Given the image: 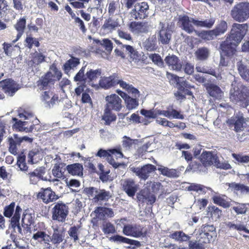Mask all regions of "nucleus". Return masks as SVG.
<instances>
[{"instance_id":"47","label":"nucleus","mask_w":249,"mask_h":249,"mask_svg":"<svg viewBox=\"0 0 249 249\" xmlns=\"http://www.w3.org/2000/svg\"><path fill=\"white\" fill-rule=\"evenodd\" d=\"M32 238L39 242L43 241L45 243H48L50 242V236L44 231H37L36 233L33 234Z\"/></svg>"},{"instance_id":"3","label":"nucleus","mask_w":249,"mask_h":249,"mask_svg":"<svg viewBox=\"0 0 249 249\" xmlns=\"http://www.w3.org/2000/svg\"><path fill=\"white\" fill-rule=\"evenodd\" d=\"M18 116L21 120H18L16 118H13L12 120L15 122L14 126L20 131L31 132L35 125L39 123V121L34 116L33 113L28 111L24 110L23 112L19 113Z\"/></svg>"},{"instance_id":"43","label":"nucleus","mask_w":249,"mask_h":249,"mask_svg":"<svg viewBox=\"0 0 249 249\" xmlns=\"http://www.w3.org/2000/svg\"><path fill=\"white\" fill-rule=\"evenodd\" d=\"M158 170L162 175L169 178H176L178 176L177 170L174 169H169L167 167L160 166L158 167Z\"/></svg>"},{"instance_id":"32","label":"nucleus","mask_w":249,"mask_h":249,"mask_svg":"<svg viewBox=\"0 0 249 249\" xmlns=\"http://www.w3.org/2000/svg\"><path fill=\"white\" fill-rule=\"evenodd\" d=\"M102 71L101 69L92 70L88 69L86 72L87 84L93 87V82L101 76Z\"/></svg>"},{"instance_id":"2","label":"nucleus","mask_w":249,"mask_h":249,"mask_svg":"<svg viewBox=\"0 0 249 249\" xmlns=\"http://www.w3.org/2000/svg\"><path fill=\"white\" fill-rule=\"evenodd\" d=\"M230 90L231 101L243 107L249 104V89L241 83L234 80Z\"/></svg>"},{"instance_id":"36","label":"nucleus","mask_w":249,"mask_h":249,"mask_svg":"<svg viewBox=\"0 0 249 249\" xmlns=\"http://www.w3.org/2000/svg\"><path fill=\"white\" fill-rule=\"evenodd\" d=\"M156 45V37L153 36L142 41V48L147 51H153L157 48Z\"/></svg>"},{"instance_id":"7","label":"nucleus","mask_w":249,"mask_h":249,"mask_svg":"<svg viewBox=\"0 0 249 249\" xmlns=\"http://www.w3.org/2000/svg\"><path fill=\"white\" fill-rule=\"evenodd\" d=\"M69 208L62 202L56 203L52 209V218L53 220L60 222L65 221L69 213Z\"/></svg>"},{"instance_id":"4","label":"nucleus","mask_w":249,"mask_h":249,"mask_svg":"<svg viewBox=\"0 0 249 249\" xmlns=\"http://www.w3.org/2000/svg\"><path fill=\"white\" fill-rule=\"evenodd\" d=\"M161 184L158 182H147L146 187L142 190L137 196L139 201L146 202L147 204L152 205L156 201V197L154 194L150 192V190L154 193H157L160 189Z\"/></svg>"},{"instance_id":"38","label":"nucleus","mask_w":249,"mask_h":249,"mask_svg":"<svg viewBox=\"0 0 249 249\" xmlns=\"http://www.w3.org/2000/svg\"><path fill=\"white\" fill-rule=\"evenodd\" d=\"M81 228L79 225L71 226L68 231V233L73 242H77L79 240L81 234Z\"/></svg>"},{"instance_id":"15","label":"nucleus","mask_w":249,"mask_h":249,"mask_svg":"<svg viewBox=\"0 0 249 249\" xmlns=\"http://www.w3.org/2000/svg\"><path fill=\"white\" fill-rule=\"evenodd\" d=\"M87 190L88 193L94 196L93 199L95 202L107 201L111 197L110 192L104 189L90 187Z\"/></svg>"},{"instance_id":"41","label":"nucleus","mask_w":249,"mask_h":249,"mask_svg":"<svg viewBox=\"0 0 249 249\" xmlns=\"http://www.w3.org/2000/svg\"><path fill=\"white\" fill-rule=\"evenodd\" d=\"M196 58L198 60L204 61L209 57L210 50L206 47H200L195 53Z\"/></svg>"},{"instance_id":"61","label":"nucleus","mask_w":249,"mask_h":249,"mask_svg":"<svg viewBox=\"0 0 249 249\" xmlns=\"http://www.w3.org/2000/svg\"><path fill=\"white\" fill-rule=\"evenodd\" d=\"M15 206V202H12L9 205L6 206L4 208L3 213L4 216L7 217H10L13 213Z\"/></svg>"},{"instance_id":"31","label":"nucleus","mask_w":249,"mask_h":249,"mask_svg":"<svg viewBox=\"0 0 249 249\" xmlns=\"http://www.w3.org/2000/svg\"><path fill=\"white\" fill-rule=\"evenodd\" d=\"M227 185L231 191L237 193L239 192L241 194L247 195L249 193V187L243 184L236 182L227 183Z\"/></svg>"},{"instance_id":"14","label":"nucleus","mask_w":249,"mask_h":249,"mask_svg":"<svg viewBox=\"0 0 249 249\" xmlns=\"http://www.w3.org/2000/svg\"><path fill=\"white\" fill-rule=\"evenodd\" d=\"M164 62L170 70L176 71H180L182 70L183 62L176 55L169 54L164 58Z\"/></svg>"},{"instance_id":"29","label":"nucleus","mask_w":249,"mask_h":249,"mask_svg":"<svg viewBox=\"0 0 249 249\" xmlns=\"http://www.w3.org/2000/svg\"><path fill=\"white\" fill-rule=\"evenodd\" d=\"M115 41L117 44L122 45L123 51L128 54L132 61L137 62L140 60V56L139 53L132 46L129 45H123L122 43L118 40H115Z\"/></svg>"},{"instance_id":"54","label":"nucleus","mask_w":249,"mask_h":249,"mask_svg":"<svg viewBox=\"0 0 249 249\" xmlns=\"http://www.w3.org/2000/svg\"><path fill=\"white\" fill-rule=\"evenodd\" d=\"M221 51L222 53H221L219 65L222 66H227L228 63V57L233 56V58H235L237 55L236 51L233 54L231 55H228L226 53V52L223 51L222 50Z\"/></svg>"},{"instance_id":"27","label":"nucleus","mask_w":249,"mask_h":249,"mask_svg":"<svg viewBox=\"0 0 249 249\" xmlns=\"http://www.w3.org/2000/svg\"><path fill=\"white\" fill-rule=\"evenodd\" d=\"M168 79L174 80L175 83L177 85L178 88L180 91H184L185 88H191L189 83L184 79L183 77H180L178 76L170 73L168 72L166 73Z\"/></svg>"},{"instance_id":"40","label":"nucleus","mask_w":249,"mask_h":249,"mask_svg":"<svg viewBox=\"0 0 249 249\" xmlns=\"http://www.w3.org/2000/svg\"><path fill=\"white\" fill-rule=\"evenodd\" d=\"M26 25V19L23 18L20 19L18 22L15 24V27L17 31L18 32V34L17 35V37L15 39L13 40V43L16 42L22 35Z\"/></svg>"},{"instance_id":"5","label":"nucleus","mask_w":249,"mask_h":249,"mask_svg":"<svg viewBox=\"0 0 249 249\" xmlns=\"http://www.w3.org/2000/svg\"><path fill=\"white\" fill-rule=\"evenodd\" d=\"M234 20L239 22L246 21L249 18V3L240 2L232 8L231 13Z\"/></svg>"},{"instance_id":"28","label":"nucleus","mask_w":249,"mask_h":249,"mask_svg":"<svg viewBox=\"0 0 249 249\" xmlns=\"http://www.w3.org/2000/svg\"><path fill=\"white\" fill-rule=\"evenodd\" d=\"M44 174V168L42 167L37 168L33 172L29 173L28 175L29 176L30 183L36 184L40 179L45 180L43 178Z\"/></svg>"},{"instance_id":"55","label":"nucleus","mask_w":249,"mask_h":249,"mask_svg":"<svg viewBox=\"0 0 249 249\" xmlns=\"http://www.w3.org/2000/svg\"><path fill=\"white\" fill-rule=\"evenodd\" d=\"M97 43L103 46L107 52L110 53L112 51L113 45L109 39L107 38L103 39L101 40H98Z\"/></svg>"},{"instance_id":"1","label":"nucleus","mask_w":249,"mask_h":249,"mask_svg":"<svg viewBox=\"0 0 249 249\" xmlns=\"http://www.w3.org/2000/svg\"><path fill=\"white\" fill-rule=\"evenodd\" d=\"M247 24L234 23L229 36L220 45V48L228 55L233 54L248 30Z\"/></svg>"},{"instance_id":"19","label":"nucleus","mask_w":249,"mask_h":249,"mask_svg":"<svg viewBox=\"0 0 249 249\" xmlns=\"http://www.w3.org/2000/svg\"><path fill=\"white\" fill-rule=\"evenodd\" d=\"M0 86L8 95L12 96L19 89L18 85L14 80L7 79L0 82Z\"/></svg>"},{"instance_id":"20","label":"nucleus","mask_w":249,"mask_h":249,"mask_svg":"<svg viewBox=\"0 0 249 249\" xmlns=\"http://www.w3.org/2000/svg\"><path fill=\"white\" fill-rule=\"evenodd\" d=\"M121 185L123 190L130 197H133L135 196L139 187V185L131 178L122 180Z\"/></svg>"},{"instance_id":"56","label":"nucleus","mask_w":249,"mask_h":249,"mask_svg":"<svg viewBox=\"0 0 249 249\" xmlns=\"http://www.w3.org/2000/svg\"><path fill=\"white\" fill-rule=\"evenodd\" d=\"M15 139H13L12 138L9 139V150L10 152L14 155H16L17 154L18 149L17 147V145L18 144V143L17 142V135H15Z\"/></svg>"},{"instance_id":"6","label":"nucleus","mask_w":249,"mask_h":249,"mask_svg":"<svg viewBox=\"0 0 249 249\" xmlns=\"http://www.w3.org/2000/svg\"><path fill=\"white\" fill-rule=\"evenodd\" d=\"M122 232L126 236L136 238H143L146 236V233L143 231V228L136 224H124Z\"/></svg>"},{"instance_id":"64","label":"nucleus","mask_w":249,"mask_h":249,"mask_svg":"<svg viewBox=\"0 0 249 249\" xmlns=\"http://www.w3.org/2000/svg\"><path fill=\"white\" fill-rule=\"evenodd\" d=\"M53 175L57 178H61L63 177V172L59 165L55 164L52 169Z\"/></svg>"},{"instance_id":"8","label":"nucleus","mask_w":249,"mask_h":249,"mask_svg":"<svg viewBox=\"0 0 249 249\" xmlns=\"http://www.w3.org/2000/svg\"><path fill=\"white\" fill-rule=\"evenodd\" d=\"M106 101L107 104L105 109L111 111H119L124 107L122 105V99L115 94L107 96Z\"/></svg>"},{"instance_id":"37","label":"nucleus","mask_w":249,"mask_h":249,"mask_svg":"<svg viewBox=\"0 0 249 249\" xmlns=\"http://www.w3.org/2000/svg\"><path fill=\"white\" fill-rule=\"evenodd\" d=\"M69 173L72 175L81 176L83 175V165L79 163H75L67 166Z\"/></svg>"},{"instance_id":"49","label":"nucleus","mask_w":249,"mask_h":249,"mask_svg":"<svg viewBox=\"0 0 249 249\" xmlns=\"http://www.w3.org/2000/svg\"><path fill=\"white\" fill-rule=\"evenodd\" d=\"M86 66L82 67L73 78L75 82H79L83 84H87L86 73H85Z\"/></svg>"},{"instance_id":"30","label":"nucleus","mask_w":249,"mask_h":249,"mask_svg":"<svg viewBox=\"0 0 249 249\" xmlns=\"http://www.w3.org/2000/svg\"><path fill=\"white\" fill-rule=\"evenodd\" d=\"M205 88L209 95L215 99H220L223 95L220 88L216 85L209 83L205 85Z\"/></svg>"},{"instance_id":"57","label":"nucleus","mask_w":249,"mask_h":249,"mask_svg":"<svg viewBox=\"0 0 249 249\" xmlns=\"http://www.w3.org/2000/svg\"><path fill=\"white\" fill-rule=\"evenodd\" d=\"M34 221V218H33L32 214L28 213H24L22 217V226L24 227L26 226L27 227L30 226Z\"/></svg>"},{"instance_id":"16","label":"nucleus","mask_w":249,"mask_h":249,"mask_svg":"<svg viewBox=\"0 0 249 249\" xmlns=\"http://www.w3.org/2000/svg\"><path fill=\"white\" fill-rule=\"evenodd\" d=\"M41 100L43 103L44 107L51 108L58 103V96L48 90L43 91L41 95Z\"/></svg>"},{"instance_id":"33","label":"nucleus","mask_w":249,"mask_h":249,"mask_svg":"<svg viewBox=\"0 0 249 249\" xmlns=\"http://www.w3.org/2000/svg\"><path fill=\"white\" fill-rule=\"evenodd\" d=\"M53 232L51 237H50V241L55 246H57L61 243L64 239V233L61 230L58 228H53Z\"/></svg>"},{"instance_id":"53","label":"nucleus","mask_w":249,"mask_h":249,"mask_svg":"<svg viewBox=\"0 0 249 249\" xmlns=\"http://www.w3.org/2000/svg\"><path fill=\"white\" fill-rule=\"evenodd\" d=\"M102 231L105 234H113L116 231L115 226L109 222H105L103 224Z\"/></svg>"},{"instance_id":"12","label":"nucleus","mask_w":249,"mask_h":249,"mask_svg":"<svg viewBox=\"0 0 249 249\" xmlns=\"http://www.w3.org/2000/svg\"><path fill=\"white\" fill-rule=\"evenodd\" d=\"M199 234L203 243H209L216 234L215 228L213 225H203L199 230Z\"/></svg>"},{"instance_id":"60","label":"nucleus","mask_w":249,"mask_h":249,"mask_svg":"<svg viewBox=\"0 0 249 249\" xmlns=\"http://www.w3.org/2000/svg\"><path fill=\"white\" fill-rule=\"evenodd\" d=\"M202 242V239L198 241H189V248L190 249H203L204 246Z\"/></svg>"},{"instance_id":"13","label":"nucleus","mask_w":249,"mask_h":249,"mask_svg":"<svg viewBox=\"0 0 249 249\" xmlns=\"http://www.w3.org/2000/svg\"><path fill=\"white\" fill-rule=\"evenodd\" d=\"M195 19L186 15H180L178 18L179 27L188 34H191L195 31L193 25H195Z\"/></svg>"},{"instance_id":"39","label":"nucleus","mask_w":249,"mask_h":249,"mask_svg":"<svg viewBox=\"0 0 249 249\" xmlns=\"http://www.w3.org/2000/svg\"><path fill=\"white\" fill-rule=\"evenodd\" d=\"M169 237L176 241L179 242H183L189 241L191 237L185 234L182 231H176L170 234Z\"/></svg>"},{"instance_id":"24","label":"nucleus","mask_w":249,"mask_h":249,"mask_svg":"<svg viewBox=\"0 0 249 249\" xmlns=\"http://www.w3.org/2000/svg\"><path fill=\"white\" fill-rule=\"evenodd\" d=\"M227 29V23L225 21H221L216 27L212 30L206 32L208 39H213L214 37L224 34Z\"/></svg>"},{"instance_id":"21","label":"nucleus","mask_w":249,"mask_h":249,"mask_svg":"<svg viewBox=\"0 0 249 249\" xmlns=\"http://www.w3.org/2000/svg\"><path fill=\"white\" fill-rule=\"evenodd\" d=\"M54 76L51 71L47 72L37 82V87L40 90L46 89L51 85H53Z\"/></svg>"},{"instance_id":"23","label":"nucleus","mask_w":249,"mask_h":249,"mask_svg":"<svg viewBox=\"0 0 249 249\" xmlns=\"http://www.w3.org/2000/svg\"><path fill=\"white\" fill-rule=\"evenodd\" d=\"M37 197L41 199L45 203L53 202L58 198V196L51 190V188H41V191L38 193Z\"/></svg>"},{"instance_id":"10","label":"nucleus","mask_w":249,"mask_h":249,"mask_svg":"<svg viewBox=\"0 0 249 249\" xmlns=\"http://www.w3.org/2000/svg\"><path fill=\"white\" fill-rule=\"evenodd\" d=\"M149 6L147 2H138L131 13V17L135 19H143L148 17Z\"/></svg>"},{"instance_id":"9","label":"nucleus","mask_w":249,"mask_h":249,"mask_svg":"<svg viewBox=\"0 0 249 249\" xmlns=\"http://www.w3.org/2000/svg\"><path fill=\"white\" fill-rule=\"evenodd\" d=\"M217 156L210 151H203L200 155V160L202 163L197 165L198 169L205 172V168L207 166L213 165Z\"/></svg>"},{"instance_id":"11","label":"nucleus","mask_w":249,"mask_h":249,"mask_svg":"<svg viewBox=\"0 0 249 249\" xmlns=\"http://www.w3.org/2000/svg\"><path fill=\"white\" fill-rule=\"evenodd\" d=\"M160 29L159 32L158 40L163 45L168 44L171 40L173 31L168 24L160 22Z\"/></svg>"},{"instance_id":"59","label":"nucleus","mask_w":249,"mask_h":249,"mask_svg":"<svg viewBox=\"0 0 249 249\" xmlns=\"http://www.w3.org/2000/svg\"><path fill=\"white\" fill-rule=\"evenodd\" d=\"M233 158L238 162L241 163H247L249 162V156L242 154H232Z\"/></svg>"},{"instance_id":"34","label":"nucleus","mask_w":249,"mask_h":249,"mask_svg":"<svg viewBox=\"0 0 249 249\" xmlns=\"http://www.w3.org/2000/svg\"><path fill=\"white\" fill-rule=\"evenodd\" d=\"M233 61L234 62H236V67L239 73L244 78L249 69H248L245 63L242 61V57L237 54L236 57L233 59Z\"/></svg>"},{"instance_id":"63","label":"nucleus","mask_w":249,"mask_h":249,"mask_svg":"<svg viewBox=\"0 0 249 249\" xmlns=\"http://www.w3.org/2000/svg\"><path fill=\"white\" fill-rule=\"evenodd\" d=\"M152 61L157 65L160 67H162L164 65V62L161 59L160 56L158 54H153L150 56Z\"/></svg>"},{"instance_id":"58","label":"nucleus","mask_w":249,"mask_h":249,"mask_svg":"<svg viewBox=\"0 0 249 249\" xmlns=\"http://www.w3.org/2000/svg\"><path fill=\"white\" fill-rule=\"evenodd\" d=\"M245 124V122L244 117H238L234 122V130L236 132L242 131Z\"/></svg>"},{"instance_id":"35","label":"nucleus","mask_w":249,"mask_h":249,"mask_svg":"<svg viewBox=\"0 0 249 249\" xmlns=\"http://www.w3.org/2000/svg\"><path fill=\"white\" fill-rule=\"evenodd\" d=\"M80 64L79 59L77 58L72 57L66 62L63 67L64 72L70 76L71 70H74Z\"/></svg>"},{"instance_id":"42","label":"nucleus","mask_w":249,"mask_h":249,"mask_svg":"<svg viewBox=\"0 0 249 249\" xmlns=\"http://www.w3.org/2000/svg\"><path fill=\"white\" fill-rule=\"evenodd\" d=\"M196 69L197 72L211 74L216 77L217 79H222L221 74L218 71L199 66H196Z\"/></svg>"},{"instance_id":"62","label":"nucleus","mask_w":249,"mask_h":249,"mask_svg":"<svg viewBox=\"0 0 249 249\" xmlns=\"http://www.w3.org/2000/svg\"><path fill=\"white\" fill-rule=\"evenodd\" d=\"M39 154L38 150H34L29 152L28 156V162L34 164L37 162L36 158L37 155Z\"/></svg>"},{"instance_id":"48","label":"nucleus","mask_w":249,"mask_h":249,"mask_svg":"<svg viewBox=\"0 0 249 249\" xmlns=\"http://www.w3.org/2000/svg\"><path fill=\"white\" fill-rule=\"evenodd\" d=\"M247 205H249V204L235 202V205L232 209L237 214H244L246 213L248 210Z\"/></svg>"},{"instance_id":"45","label":"nucleus","mask_w":249,"mask_h":249,"mask_svg":"<svg viewBox=\"0 0 249 249\" xmlns=\"http://www.w3.org/2000/svg\"><path fill=\"white\" fill-rule=\"evenodd\" d=\"M214 22L215 20L213 18L203 20H199L195 19V25L197 27L211 28L214 24Z\"/></svg>"},{"instance_id":"17","label":"nucleus","mask_w":249,"mask_h":249,"mask_svg":"<svg viewBox=\"0 0 249 249\" xmlns=\"http://www.w3.org/2000/svg\"><path fill=\"white\" fill-rule=\"evenodd\" d=\"M132 171L140 178L145 180L150 174L156 170V167L151 164H145L141 168H132Z\"/></svg>"},{"instance_id":"50","label":"nucleus","mask_w":249,"mask_h":249,"mask_svg":"<svg viewBox=\"0 0 249 249\" xmlns=\"http://www.w3.org/2000/svg\"><path fill=\"white\" fill-rule=\"evenodd\" d=\"M102 120L105 121L106 125H110L111 122L116 120V116L115 114L112 113V111L105 109V112L102 116Z\"/></svg>"},{"instance_id":"25","label":"nucleus","mask_w":249,"mask_h":249,"mask_svg":"<svg viewBox=\"0 0 249 249\" xmlns=\"http://www.w3.org/2000/svg\"><path fill=\"white\" fill-rule=\"evenodd\" d=\"M118 74L113 73L108 77H103L99 81V84L103 89H107L116 86Z\"/></svg>"},{"instance_id":"22","label":"nucleus","mask_w":249,"mask_h":249,"mask_svg":"<svg viewBox=\"0 0 249 249\" xmlns=\"http://www.w3.org/2000/svg\"><path fill=\"white\" fill-rule=\"evenodd\" d=\"M108 239L109 241L118 244L125 243L130 245H134L136 247L141 246V243L140 241L129 239L119 234L113 235L110 237Z\"/></svg>"},{"instance_id":"51","label":"nucleus","mask_w":249,"mask_h":249,"mask_svg":"<svg viewBox=\"0 0 249 249\" xmlns=\"http://www.w3.org/2000/svg\"><path fill=\"white\" fill-rule=\"evenodd\" d=\"M124 101L126 108L129 110L135 109L139 105L137 98H131L128 95L124 99Z\"/></svg>"},{"instance_id":"18","label":"nucleus","mask_w":249,"mask_h":249,"mask_svg":"<svg viewBox=\"0 0 249 249\" xmlns=\"http://www.w3.org/2000/svg\"><path fill=\"white\" fill-rule=\"evenodd\" d=\"M111 154L114 155L117 158H123L124 155L120 146H116L113 148L106 150L102 148L100 149L95 156L100 158H107L108 160L111 158Z\"/></svg>"},{"instance_id":"44","label":"nucleus","mask_w":249,"mask_h":249,"mask_svg":"<svg viewBox=\"0 0 249 249\" xmlns=\"http://www.w3.org/2000/svg\"><path fill=\"white\" fill-rule=\"evenodd\" d=\"M188 186L186 187V189L189 191H195L199 194L205 193L206 189H211L201 184L196 183H188Z\"/></svg>"},{"instance_id":"26","label":"nucleus","mask_w":249,"mask_h":249,"mask_svg":"<svg viewBox=\"0 0 249 249\" xmlns=\"http://www.w3.org/2000/svg\"><path fill=\"white\" fill-rule=\"evenodd\" d=\"M120 26L118 19H114L112 17H108L106 19L104 24L101 27V30L106 33H112L113 31Z\"/></svg>"},{"instance_id":"46","label":"nucleus","mask_w":249,"mask_h":249,"mask_svg":"<svg viewBox=\"0 0 249 249\" xmlns=\"http://www.w3.org/2000/svg\"><path fill=\"white\" fill-rule=\"evenodd\" d=\"M122 139V145L124 151H129L133 144L138 141L137 139H132L126 136H124Z\"/></svg>"},{"instance_id":"52","label":"nucleus","mask_w":249,"mask_h":249,"mask_svg":"<svg viewBox=\"0 0 249 249\" xmlns=\"http://www.w3.org/2000/svg\"><path fill=\"white\" fill-rule=\"evenodd\" d=\"M213 200L214 203L221 206L223 208H227L230 206V202L225 200L222 197L220 196H214L213 197Z\"/></svg>"}]
</instances>
